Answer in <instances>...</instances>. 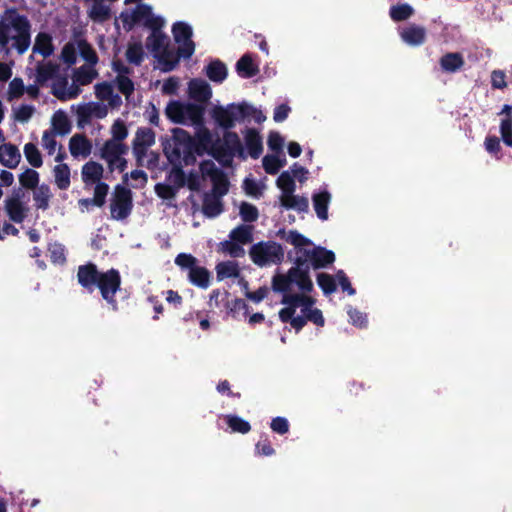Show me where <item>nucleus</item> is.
Listing matches in <instances>:
<instances>
[{"instance_id":"1","label":"nucleus","mask_w":512,"mask_h":512,"mask_svg":"<svg viewBox=\"0 0 512 512\" xmlns=\"http://www.w3.org/2000/svg\"><path fill=\"white\" fill-rule=\"evenodd\" d=\"M78 55L87 64L74 70L72 83L68 87H62L58 84L54 85L53 93L60 100L76 98L81 92L80 86L90 84L98 75L93 67L98 61L97 55L93 48L83 39H75L67 43L62 50V59L68 65L75 64Z\"/></svg>"},{"instance_id":"2","label":"nucleus","mask_w":512,"mask_h":512,"mask_svg":"<svg viewBox=\"0 0 512 512\" xmlns=\"http://www.w3.org/2000/svg\"><path fill=\"white\" fill-rule=\"evenodd\" d=\"M9 43L19 54L30 46V24L14 10H7L0 20V47Z\"/></svg>"},{"instance_id":"3","label":"nucleus","mask_w":512,"mask_h":512,"mask_svg":"<svg viewBox=\"0 0 512 512\" xmlns=\"http://www.w3.org/2000/svg\"><path fill=\"white\" fill-rule=\"evenodd\" d=\"M77 276L79 283L83 287L89 290L98 287L103 299L108 303L114 304V294L120 286L118 271L111 269L105 273H99L95 265L88 264L79 267Z\"/></svg>"},{"instance_id":"4","label":"nucleus","mask_w":512,"mask_h":512,"mask_svg":"<svg viewBox=\"0 0 512 512\" xmlns=\"http://www.w3.org/2000/svg\"><path fill=\"white\" fill-rule=\"evenodd\" d=\"M316 300L307 294L290 292V326L297 332L311 321L317 326L325 323L322 311L314 308Z\"/></svg>"},{"instance_id":"5","label":"nucleus","mask_w":512,"mask_h":512,"mask_svg":"<svg viewBox=\"0 0 512 512\" xmlns=\"http://www.w3.org/2000/svg\"><path fill=\"white\" fill-rule=\"evenodd\" d=\"M165 154L172 163L183 161L188 164L196 152V143L189 133L181 128L173 130L172 138L164 147Z\"/></svg>"},{"instance_id":"6","label":"nucleus","mask_w":512,"mask_h":512,"mask_svg":"<svg viewBox=\"0 0 512 512\" xmlns=\"http://www.w3.org/2000/svg\"><path fill=\"white\" fill-rule=\"evenodd\" d=\"M147 48L158 61V67L163 71L172 70L178 62V57L170 47L169 38L163 34L160 28L152 30L146 42Z\"/></svg>"},{"instance_id":"7","label":"nucleus","mask_w":512,"mask_h":512,"mask_svg":"<svg viewBox=\"0 0 512 512\" xmlns=\"http://www.w3.org/2000/svg\"><path fill=\"white\" fill-rule=\"evenodd\" d=\"M205 108L191 102L171 101L167 104L166 116L174 123L183 125L200 124L204 118Z\"/></svg>"},{"instance_id":"8","label":"nucleus","mask_w":512,"mask_h":512,"mask_svg":"<svg viewBox=\"0 0 512 512\" xmlns=\"http://www.w3.org/2000/svg\"><path fill=\"white\" fill-rule=\"evenodd\" d=\"M119 19L127 30L136 24L147 26L152 30L161 28L164 24L161 18L153 14L151 7L145 4H139L133 9H126L120 14Z\"/></svg>"},{"instance_id":"9","label":"nucleus","mask_w":512,"mask_h":512,"mask_svg":"<svg viewBox=\"0 0 512 512\" xmlns=\"http://www.w3.org/2000/svg\"><path fill=\"white\" fill-rule=\"evenodd\" d=\"M196 128L195 136L198 141L196 152L208 151L220 163L228 165L232 161V153L229 150H219L213 143L211 132L204 126L203 121L200 124L193 125Z\"/></svg>"},{"instance_id":"10","label":"nucleus","mask_w":512,"mask_h":512,"mask_svg":"<svg viewBox=\"0 0 512 512\" xmlns=\"http://www.w3.org/2000/svg\"><path fill=\"white\" fill-rule=\"evenodd\" d=\"M283 255L281 246L275 242L259 243L250 250L253 262L259 266L277 264Z\"/></svg>"},{"instance_id":"11","label":"nucleus","mask_w":512,"mask_h":512,"mask_svg":"<svg viewBox=\"0 0 512 512\" xmlns=\"http://www.w3.org/2000/svg\"><path fill=\"white\" fill-rule=\"evenodd\" d=\"M245 107L242 104H229L227 106L214 105L210 114L218 126L228 129L234 126L235 122L244 117Z\"/></svg>"},{"instance_id":"12","label":"nucleus","mask_w":512,"mask_h":512,"mask_svg":"<svg viewBox=\"0 0 512 512\" xmlns=\"http://www.w3.org/2000/svg\"><path fill=\"white\" fill-rule=\"evenodd\" d=\"M128 152V147L119 141H107L102 150L101 156L109 165V168L114 171L118 170L123 172L126 167V160L124 155Z\"/></svg>"},{"instance_id":"13","label":"nucleus","mask_w":512,"mask_h":512,"mask_svg":"<svg viewBox=\"0 0 512 512\" xmlns=\"http://www.w3.org/2000/svg\"><path fill=\"white\" fill-rule=\"evenodd\" d=\"M108 114L107 105L100 102H88L76 107L78 126L84 127L93 119H103Z\"/></svg>"},{"instance_id":"14","label":"nucleus","mask_w":512,"mask_h":512,"mask_svg":"<svg viewBox=\"0 0 512 512\" xmlns=\"http://www.w3.org/2000/svg\"><path fill=\"white\" fill-rule=\"evenodd\" d=\"M172 31L174 34L175 41L179 45V55L185 58L190 57L195 50L194 43L191 40V26L184 22H178L174 24Z\"/></svg>"},{"instance_id":"15","label":"nucleus","mask_w":512,"mask_h":512,"mask_svg":"<svg viewBox=\"0 0 512 512\" xmlns=\"http://www.w3.org/2000/svg\"><path fill=\"white\" fill-rule=\"evenodd\" d=\"M155 144V133L147 127L139 128L133 140V153L138 162L143 164L148 149Z\"/></svg>"},{"instance_id":"16","label":"nucleus","mask_w":512,"mask_h":512,"mask_svg":"<svg viewBox=\"0 0 512 512\" xmlns=\"http://www.w3.org/2000/svg\"><path fill=\"white\" fill-rule=\"evenodd\" d=\"M65 153L59 151L55 156L56 164L52 168L53 181L55 186L62 191H66L71 186V170L68 164L64 163Z\"/></svg>"},{"instance_id":"17","label":"nucleus","mask_w":512,"mask_h":512,"mask_svg":"<svg viewBox=\"0 0 512 512\" xmlns=\"http://www.w3.org/2000/svg\"><path fill=\"white\" fill-rule=\"evenodd\" d=\"M131 210V193L125 188L116 189L111 203V215L114 219L121 220L128 216Z\"/></svg>"},{"instance_id":"18","label":"nucleus","mask_w":512,"mask_h":512,"mask_svg":"<svg viewBox=\"0 0 512 512\" xmlns=\"http://www.w3.org/2000/svg\"><path fill=\"white\" fill-rule=\"evenodd\" d=\"M188 95L198 105H204L212 97V89L210 85L202 79H192L188 84Z\"/></svg>"},{"instance_id":"19","label":"nucleus","mask_w":512,"mask_h":512,"mask_svg":"<svg viewBox=\"0 0 512 512\" xmlns=\"http://www.w3.org/2000/svg\"><path fill=\"white\" fill-rule=\"evenodd\" d=\"M5 209L9 218L16 222H22L29 213L28 202L19 195L12 196L5 201Z\"/></svg>"},{"instance_id":"20","label":"nucleus","mask_w":512,"mask_h":512,"mask_svg":"<svg viewBox=\"0 0 512 512\" xmlns=\"http://www.w3.org/2000/svg\"><path fill=\"white\" fill-rule=\"evenodd\" d=\"M309 266H296L290 268V284H296L302 291L301 294L310 293L313 290V282L309 276Z\"/></svg>"},{"instance_id":"21","label":"nucleus","mask_w":512,"mask_h":512,"mask_svg":"<svg viewBox=\"0 0 512 512\" xmlns=\"http://www.w3.org/2000/svg\"><path fill=\"white\" fill-rule=\"evenodd\" d=\"M69 151L74 158H87L91 154L92 144L83 134H75L69 140Z\"/></svg>"},{"instance_id":"22","label":"nucleus","mask_w":512,"mask_h":512,"mask_svg":"<svg viewBox=\"0 0 512 512\" xmlns=\"http://www.w3.org/2000/svg\"><path fill=\"white\" fill-rule=\"evenodd\" d=\"M334 261L335 254L333 251L325 247L314 246L313 250H311L309 267L312 266L314 269H321L333 264Z\"/></svg>"},{"instance_id":"23","label":"nucleus","mask_w":512,"mask_h":512,"mask_svg":"<svg viewBox=\"0 0 512 512\" xmlns=\"http://www.w3.org/2000/svg\"><path fill=\"white\" fill-rule=\"evenodd\" d=\"M95 95L101 101L100 103H107V108H115L121 104V97L114 93L113 87L109 83L104 82L95 85Z\"/></svg>"},{"instance_id":"24","label":"nucleus","mask_w":512,"mask_h":512,"mask_svg":"<svg viewBox=\"0 0 512 512\" xmlns=\"http://www.w3.org/2000/svg\"><path fill=\"white\" fill-rule=\"evenodd\" d=\"M113 69L118 74L117 75V85H118L119 90L126 97H129V95L134 90L133 82L127 77V74L129 73V69L120 61L113 62Z\"/></svg>"},{"instance_id":"25","label":"nucleus","mask_w":512,"mask_h":512,"mask_svg":"<svg viewBox=\"0 0 512 512\" xmlns=\"http://www.w3.org/2000/svg\"><path fill=\"white\" fill-rule=\"evenodd\" d=\"M103 166L97 162L89 161L81 169V177L85 185H94L101 182Z\"/></svg>"},{"instance_id":"26","label":"nucleus","mask_w":512,"mask_h":512,"mask_svg":"<svg viewBox=\"0 0 512 512\" xmlns=\"http://www.w3.org/2000/svg\"><path fill=\"white\" fill-rule=\"evenodd\" d=\"M500 114L504 115L500 123L501 139L506 146L512 147V106L505 104Z\"/></svg>"},{"instance_id":"27","label":"nucleus","mask_w":512,"mask_h":512,"mask_svg":"<svg viewBox=\"0 0 512 512\" xmlns=\"http://www.w3.org/2000/svg\"><path fill=\"white\" fill-rule=\"evenodd\" d=\"M401 38L409 45L419 46L426 40V30L422 26L411 24L401 32Z\"/></svg>"},{"instance_id":"28","label":"nucleus","mask_w":512,"mask_h":512,"mask_svg":"<svg viewBox=\"0 0 512 512\" xmlns=\"http://www.w3.org/2000/svg\"><path fill=\"white\" fill-rule=\"evenodd\" d=\"M21 159L16 146L10 143L0 145V163L8 168H15Z\"/></svg>"},{"instance_id":"29","label":"nucleus","mask_w":512,"mask_h":512,"mask_svg":"<svg viewBox=\"0 0 512 512\" xmlns=\"http://www.w3.org/2000/svg\"><path fill=\"white\" fill-rule=\"evenodd\" d=\"M330 200L331 194L327 190L315 193L312 196L314 210L316 212L317 217L322 221L328 219V206Z\"/></svg>"},{"instance_id":"30","label":"nucleus","mask_w":512,"mask_h":512,"mask_svg":"<svg viewBox=\"0 0 512 512\" xmlns=\"http://www.w3.org/2000/svg\"><path fill=\"white\" fill-rule=\"evenodd\" d=\"M56 135H66L71 131V123L63 110L56 111L51 118V129Z\"/></svg>"},{"instance_id":"31","label":"nucleus","mask_w":512,"mask_h":512,"mask_svg":"<svg viewBox=\"0 0 512 512\" xmlns=\"http://www.w3.org/2000/svg\"><path fill=\"white\" fill-rule=\"evenodd\" d=\"M464 58L458 52H449L440 58L441 69L448 73H454L464 65Z\"/></svg>"},{"instance_id":"32","label":"nucleus","mask_w":512,"mask_h":512,"mask_svg":"<svg viewBox=\"0 0 512 512\" xmlns=\"http://www.w3.org/2000/svg\"><path fill=\"white\" fill-rule=\"evenodd\" d=\"M190 282L202 289H206L210 285V273L209 271L201 266L192 267V270L188 274Z\"/></svg>"},{"instance_id":"33","label":"nucleus","mask_w":512,"mask_h":512,"mask_svg":"<svg viewBox=\"0 0 512 512\" xmlns=\"http://www.w3.org/2000/svg\"><path fill=\"white\" fill-rule=\"evenodd\" d=\"M245 143L251 157L258 158L263 149L262 138L259 133L253 129L247 130L245 134Z\"/></svg>"},{"instance_id":"34","label":"nucleus","mask_w":512,"mask_h":512,"mask_svg":"<svg viewBox=\"0 0 512 512\" xmlns=\"http://www.w3.org/2000/svg\"><path fill=\"white\" fill-rule=\"evenodd\" d=\"M33 53L48 57L53 53L52 38L47 33H39L35 38Z\"/></svg>"},{"instance_id":"35","label":"nucleus","mask_w":512,"mask_h":512,"mask_svg":"<svg viewBox=\"0 0 512 512\" xmlns=\"http://www.w3.org/2000/svg\"><path fill=\"white\" fill-rule=\"evenodd\" d=\"M238 74L243 78H250L258 73L257 65L249 55H244L236 65Z\"/></svg>"},{"instance_id":"36","label":"nucleus","mask_w":512,"mask_h":512,"mask_svg":"<svg viewBox=\"0 0 512 512\" xmlns=\"http://www.w3.org/2000/svg\"><path fill=\"white\" fill-rule=\"evenodd\" d=\"M216 274L217 279L219 281L224 280L226 278L238 277L239 268L238 264L234 261H224L216 266Z\"/></svg>"},{"instance_id":"37","label":"nucleus","mask_w":512,"mask_h":512,"mask_svg":"<svg viewBox=\"0 0 512 512\" xmlns=\"http://www.w3.org/2000/svg\"><path fill=\"white\" fill-rule=\"evenodd\" d=\"M125 55L129 63L140 65L145 56L142 44L136 41L129 42Z\"/></svg>"},{"instance_id":"38","label":"nucleus","mask_w":512,"mask_h":512,"mask_svg":"<svg viewBox=\"0 0 512 512\" xmlns=\"http://www.w3.org/2000/svg\"><path fill=\"white\" fill-rule=\"evenodd\" d=\"M203 212L209 217H215L222 212L221 197L207 194L203 203Z\"/></svg>"},{"instance_id":"39","label":"nucleus","mask_w":512,"mask_h":512,"mask_svg":"<svg viewBox=\"0 0 512 512\" xmlns=\"http://www.w3.org/2000/svg\"><path fill=\"white\" fill-rule=\"evenodd\" d=\"M104 0H93L89 10L91 19L97 22H103L110 17V7L103 3Z\"/></svg>"},{"instance_id":"40","label":"nucleus","mask_w":512,"mask_h":512,"mask_svg":"<svg viewBox=\"0 0 512 512\" xmlns=\"http://www.w3.org/2000/svg\"><path fill=\"white\" fill-rule=\"evenodd\" d=\"M414 14V9L411 5L397 4L390 7L389 15L395 22L405 21Z\"/></svg>"},{"instance_id":"41","label":"nucleus","mask_w":512,"mask_h":512,"mask_svg":"<svg viewBox=\"0 0 512 512\" xmlns=\"http://www.w3.org/2000/svg\"><path fill=\"white\" fill-rule=\"evenodd\" d=\"M52 196L51 190L48 185L43 184L34 189L33 199L35 201V205L39 209H47L49 206V201Z\"/></svg>"},{"instance_id":"42","label":"nucleus","mask_w":512,"mask_h":512,"mask_svg":"<svg viewBox=\"0 0 512 512\" xmlns=\"http://www.w3.org/2000/svg\"><path fill=\"white\" fill-rule=\"evenodd\" d=\"M206 74L211 81L222 82L227 77V69L220 61H213L207 66Z\"/></svg>"},{"instance_id":"43","label":"nucleus","mask_w":512,"mask_h":512,"mask_svg":"<svg viewBox=\"0 0 512 512\" xmlns=\"http://www.w3.org/2000/svg\"><path fill=\"white\" fill-rule=\"evenodd\" d=\"M295 189V183L290 179V210L307 212L309 209L307 197L294 195Z\"/></svg>"},{"instance_id":"44","label":"nucleus","mask_w":512,"mask_h":512,"mask_svg":"<svg viewBox=\"0 0 512 512\" xmlns=\"http://www.w3.org/2000/svg\"><path fill=\"white\" fill-rule=\"evenodd\" d=\"M285 165V158L280 157V153H274L267 155L263 159V166L266 172L274 174Z\"/></svg>"},{"instance_id":"45","label":"nucleus","mask_w":512,"mask_h":512,"mask_svg":"<svg viewBox=\"0 0 512 512\" xmlns=\"http://www.w3.org/2000/svg\"><path fill=\"white\" fill-rule=\"evenodd\" d=\"M317 284L325 295H331L337 290L335 278L325 272L317 274Z\"/></svg>"},{"instance_id":"46","label":"nucleus","mask_w":512,"mask_h":512,"mask_svg":"<svg viewBox=\"0 0 512 512\" xmlns=\"http://www.w3.org/2000/svg\"><path fill=\"white\" fill-rule=\"evenodd\" d=\"M272 288L274 292L282 294L281 302H288V276L284 274H276L272 281Z\"/></svg>"},{"instance_id":"47","label":"nucleus","mask_w":512,"mask_h":512,"mask_svg":"<svg viewBox=\"0 0 512 512\" xmlns=\"http://www.w3.org/2000/svg\"><path fill=\"white\" fill-rule=\"evenodd\" d=\"M19 182L25 188L35 189L38 187L39 173L34 169L27 168L20 174Z\"/></svg>"},{"instance_id":"48","label":"nucleus","mask_w":512,"mask_h":512,"mask_svg":"<svg viewBox=\"0 0 512 512\" xmlns=\"http://www.w3.org/2000/svg\"><path fill=\"white\" fill-rule=\"evenodd\" d=\"M24 155L27 161L33 167H41L43 164L42 156L40 154L39 149L33 143H27L24 146Z\"/></svg>"},{"instance_id":"49","label":"nucleus","mask_w":512,"mask_h":512,"mask_svg":"<svg viewBox=\"0 0 512 512\" xmlns=\"http://www.w3.org/2000/svg\"><path fill=\"white\" fill-rule=\"evenodd\" d=\"M56 134L53 131H44L41 138V146L47 151L49 155L57 154V150H60V146L56 141Z\"/></svg>"},{"instance_id":"50","label":"nucleus","mask_w":512,"mask_h":512,"mask_svg":"<svg viewBox=\"0 0 512 512\" xmlns=\"http://www.w3.org/2000/svg\"><path fill=\"white\" fill-rule=\"evenodd\" d=\"M226 424L233 432L247 433L250 430V424L240 417L226 415L224 417Z\"/></svg>"},{"instance_id":"51","label":"nucleus","mask_w":512,"mask_h":512,"mask_svg":"<svg viewBox=\"0 0 512 512\" xmlns=\"http://www.w3.org/2000/svg\"><path fill=\"white\" fill-rule=\"evenodd\" d=\"M56 72V66L50 62H43L36 68V81L38 83H44Z\"/></svg>"},{"instance_id":"52","label":"nucleus","mask_w":512,"mask_h":512,"mask_svg":"<svg viewBox=\"0 0 512 512\" xmlns=\"http://www.w3.org/2000/svg\"><path fill=\"white\" fill-rule=\"evenodd\" d=\"M313 246H301V247H294L295 252V258H294V265L296 266H309V261L311 258V250L314 248Z\"/></svg>"},{"instance_id":"53","label":"nucleus","mask_w":512,"mask_h":512,"mask_svg":"<svg viewBox=\"0 0 512 512\" xmlns=\"http://www.w3.org/2000/svg\"><path fill=\"white\" fill-rule=\"evenodd\" d=\"M230 239H232L233 241L238 242L242 246L244 244L250 243L251 240H252L250 227L242 225V226H239V227L235 228L230 233Z\"/></svg>"},{"instance_id":"54","label":"nucleus","mask_w":512,"mask_h":512,"mask_svg":"<svg viewBox=\"0 0 512 512\" xmlns=\"http://www.w3.org/2000/svg\"><path fill=\"white\" fill-rule=\"evenodd\" d=\"M25 93V85L21 78H14L8 86L7 99L9 101L19 99Z\"/></svg>"},{"instance_id":"55","label":"nucleus","mask_w":512,"mask_h":512,"mask_svg":"<svg viewBox=\"0 0 512 512\" xmlns=\"http://www.w3.org/2000/svg\"><path fill=\"white\" fill-rule=\"evenodd\" d=\"M35 113V108L32 105H20L13 109L15 120L21 123L28 122Z\"/></svg>"},{"instance_id":"56","label":"nucleus","mask_w":512,"mask_h":512,"mask_svg":"<svg viewBox=\"0 0 512 512\" xmlns=\"http://www.w3.org/2000/svg\"><path fill=\"white\" fill-rule=\"evenodd\" d=\"M484 146L489 154L493 155L498 160L501 159L502 148L500 145V139L497 136H487L484 141Z\"/></svg>"},{"instance_id":"57","label":"nucleus","mask_w":512,"mask_h":512,"mask_svg":"<svg viewBox=\"0 0 512 512\" xmlns=\"http://www.w3.org/2000/svg\"><path fill=\"white\" fill-rule=\"evenodd\" d=\"M112 139L109 141L122 142L128 136V130L122 120H116L111 127Z\"/></svg>"},{"instance_id":"58","label":"nucleus","mask_w":512,"mask_h":512,"mask_svg":"<svg viewBox=\"0 0 512 512\" xmlns=\"http://www.w3.org/2000/svg\"><path fill=\"white\" fill-rule=\"evenodd\" d=\"M240 283L244 289L245 296L254 303L261 302L267 296V293H268L267 287H261L258 290H256L255 292H250L248 290V283L246 281H241Z\"/></svg>"},{"instance_id":"59","label":"nucleus","mask_w":512,"mask_h":512,"mask_svg":"<svg viewBox=\"0 0 512 512\" xmlns=\"http://www.w3.org/2000/svg\"><path fill=\"white\" fill-rule=\"evenodd\" d=\"M221 249L232 257H241L244 255L242 245L232 239L221 243Z\"/></svg>"},{"instance_id":"60","label":"nucleus","mask_w":512,"mask_h":512,"mask_svg":"<svg viewBox=\"0 0 512 512\" xmlns=\"http://www.w3.org/2000/svg\"><path fill=\"white\" fill-rule=\"evenodd\" d=\"M213 184L212 195H217L218 197H222L228 191V181L225 175L222 173L219 177H216L211 180Z\"/></svg>"},{"instance_id":"61","label":"nucleus","mask_w":512,"mask_h":512,"mask_svg":"<svg viewBox=\"0 0 512 512\" xmlns=\"http://www.w3.org/2000/svg\"><path fill=\"white\" fill-rule=\"evenodd\" d=\"M203 177L209 178L210 180L219 177L222 171L216 166L213 161H204L200 166Z\"/></svg>"},{"instance_id":"62","label":"nucleus","mask_w":512,"mask_h":512,"mask_svg":"<svg viewBox=\"0 0 512 512\" xmlns=\"http://www.w3.org/2000/svg\"><path fill=\"white\" fill-rule=\"evenodd\" d=\"M309 171L298 163H294L290 167V179L295 183V180L300 183L305 182L308 179Z\"/></svg>"},{"instance_id":"63","label":"nucleus","mask_w":512,"mask_h":512,"mask_svg":"<svg viewBox=\"0 0 512 512\" xmlns=\"http://www.w3.org/2000/svg\"><path fill=\"white\" fill-rule=\"evenodd\" d=\"M95 185L94 189V198L93 204L96 206H102L105 202V197L108 193V185L102 182H98Z\"/></svg>"},{"instance_id":"64","label":"nucleus","mask_w":512,"mask_h":512,"mask_svg":"<svg viewBox=\"0 0 512 512\" xmlns=\"http://www.w3.org/2000/svg\"><path fill=\"white\" fill-rule=\"evenodd\" d=\"M240 215L244 221L252 222L258 218V210L251 204L242 203L240 206Z\"/></svg>"}]
</instances>
